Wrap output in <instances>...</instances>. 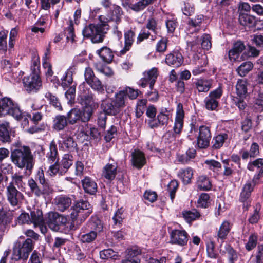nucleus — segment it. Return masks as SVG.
Masks as SVG:
<instances>
[{
  "instance_id": "obj_31",
  "label": "nucleus",
  "mask_w": 263,
  "mask_h": 263,
  "mask_svg": "<svg viewBox=\"0 0 263 263\" xmlns=\"http://www.w3.org/2000/svg\"><path fill=\"white\" fill-rule=\"evenodd\" d=\"M68 121L67 117L64 115H57L53 121V128L57 131L62 130L67 125Z\"/></svg>"
},
{
  "instance_id": "obj_50",
  "label": "nucleus",
  "mask_w": 263,
  "mask_h": 263,
  "mask_svg": "<svg viewBox=\"0 0 263 263\" xmlns=\"http://www.w3.org/2000/svg\"><path fill=\"white\" fill-rule=\"evenodd\" d=\"M200 216V213L195 209L183 212V216L187 222L196 220Z\"/></svg>"
},
{
  "instance_id": "obj_45",
  "label": "nucleus",
  "mask_w": 263,
  "mask_h": 263,
  "mask_svg": "<svg viewBox=\"0 0 263 263\" xmlns=\"http://www.w3.org/2000/svg\"><path fill=\"white\" fill-rule=\"evenodd\" d=\"M259 145L256 143H253L250 147L249 152L243 151L242 154V158L246 159L250 157H256L259 154Z\"/></svg>"
},
{
  "instance_id": "obj_4",
  "label": "nucleus",
  "mask_w": 263,
  "mask_h": 263,
  "mask_svg": "<svg viewBox=\"0 0 263 263\" xmlns=\"http://www.w3.org/2000/svg\"><path fill=\"white\" fill-rule=\"evenodd\" d=\"M107 30L108 27L105 23L91 24L85 26L82 33L85 37L90 39L92 42L98 43L103 41Z\"/></svg>"
},
{
  "instance_id": "obj_38",
  "label": "nucleus",
  "mask_w": 263,
  "mask_h": 263,
  "mask_svg": "<svg viewBox=\"0 0 263 263\" xmlns=\"http://www.w3.org/2000/svg\"><path fill=\"white\" fill-rule=\"evenodd\" d=\"M97 54L102 59V60L107 63H110L112 61L114 55L109 48L106 47H103L97 51Z\"/></svg>"
},
{
  "instance_id": "obj_2",
  "label": "nucleus",
  "mask_w": 263,
  "mask_h": 263,
  "mask_svg": "<svg viewBox=\"0 0 263 263\" xmlns=\"http://www.w3.org/2000/svg\"><path fill=\"white\" fill-rule=\"evenodd\" d=\"M12 162L21 169L25 168L31 173L34 165V159L30 148L23 146L14 149L11 152Z\"/></svg>"
},
{
  "instance_id": "obj_55",
  "label": "nucleus",
  "mask_w": 263,
  "mask_h": 263,
  "mask_svg": "<svg viewBox=\"0 0 263 263\" xmlns=\"http://www.w3.org/2000/svg\"><path fill=\"white\" fill-rule=\"evenodd\" d=\"M206 167L213 172H218L221 168L220 162L213 159L206 160L204 162Z\"/></svg>"
},
{
  "instance_id": "obj_64",
  "label": "nucleus",
  "mask_w": 263,
  "mask_h": 263,
  "mask_svg": "<svg viewBox=\"0 0 263 263\" xmlns=\"http://www.w3.org/2000/svg\"><path fill=\"white\" fill-rule=\"evenodd\" d=\"M263 166V159L259 158L254 161L252 163H250L248 165V168L250 171H254L255 168L260 169L259 173H262V167Z\"/></svg>"
},
{
  "instance_id": "obj_41",
  "label": "nucleus",
  "mask_w": 263,
  "mask_h": 263,
  "mask_svg": "<svg viewBox=\"0 0 263 263\" xmlns=\"http://www.w3.org/2000/svg\"><path fill=\"white\" fill-rule=\"evenodd\" d=\"M30 223H33L34 227H37L44 221L42 211L39 209L31 212Z\"/></svg>"
},
{
  "instance_id": "obj_51",
  "label": "nucleus",
  "mask_w": 263,
  "mask_h": 263,
  "mask_svg": "<svg viewBox=\"0 0 263 263\" xmlns=\"http://www.w3.org/2000/svg\"><path fill=\"white\" fill-rule=\"evenodd\" d=\"M62 171H63L62 169L57 161L54 164H51L49 166V169L47 171V173L51 177L55 176L57 175L62 176L65 174L64 173L61 172Z\"/></svg>"
},
{
  "instance_id": "obj_57",
  "label": "nucleus",
  "mask_w": 263,
  "mask_h": 263,
  "mask_svg": "<svg viewBox=\"0 0 263 263\" xmlns=\"http://www.w3.org/2000/svg\"><path fill=\"white\" fill-rule=\"evenodd\" d=\"M65 31L67 40L68 41H70L71 43L74 42L75 35L72 20L69 21L68 26L66 28Z\"/></svg>"
},
{
  "instance_id": "obj_47",
  "label": "nucleus",
  "mask_w": 263,
  "mask_h": 263,
  "mask_svg": "<svg viewBox=\"0 0 263 263\" xmlns=\"http://www.w3.org/2000/svg\"><path fill=\"white\" fill-rule=\"evenodd\" d=\"M88 227L91 231L96 232V234L101 232L103 229L102 224L100 219L97 217H92L88 222Z\"/></svg>"
},
{
  "instance_id": "obj_63",
  "label": "nucleus",
  "mask_w": 263,
  "mask_h": 263,
  "mask_svg": "<svg viewBox=\"0 0 263 263\" xmlns=\"http://www.w3.org/2000/svg\"><path fill=\"white\" fill-rule=\"evenodd\" d=\"M97 235L96 232L91 231L89 233L83 234L80 236V240L82 242L89 243L95 239Z\"/></svg>"
},
{
  "instance_id": "obj_58",
  "label": "nucleus",
  "mask_w": 263,
  "mask_h": 263,
  "mask_svg": "<svg viewBox=\"0 0 263 263\" xmlns=\"http://www.w3.org/2000/svg\"><path fill=\"white\" fill-rule=\"evenodd\" d=\"M8 31L2 30L0 31V50L5 52L7 49V38Z\"/></svg>"
},
{
  "instance_id": "obj_9",
  "label": "nucleus",
  "mask_w": 263,
  "mask_h": 263,
  "mask_svg": "<svg viewBox=\"0 0 263 263\" xmlns=\"http://www.w3.org/2000/svg\"><path fill=\"white\" fill-rule=\"evenodd\" d=\"M23 82L25 90L29 93L36 92L42 87V81L37 73H31L25 77Z\"/></svg>"
},
{
  "instance_id": "obj_54",
  "label": "nucleus",
  "mask_w": 263,
  "mask_h": 263,
  "mask_svg": "<svg viewBox=\"0 0 263 263\" xmlns=\"http://www.w3.org/2000/svg\"><path fill=\"white\" fill-rule=\"evenodd\" d=\"M73 78L72 76L71 73H65L64 75L63 76L61 79V86L64 89H66L68 87H70V86H73Z\"/></svg>"
},
{
  "instance_id": "obj_34",
  "label": "nucleus",
  "mask_w": 263,
  "mask_h": 263,
  "mask_svg": "<svg viewBox=\"0 0 263 263\" xmlns=\"http://www.w3.org/2000/svg\"><path fill=\"white\" fill-rule=\"evenodd\" d=\"M231 224L228 221H224L220 225L219 229L217 232V238L221 240L223 242L231 230Z\"/></svg>"
},
{
  "instance_id": "obj_30",
  "label": "nucleus",
  "mask_w": 263,
  "mask_h": 263,
  "mask_svg": "<svg viewBox=\"0 0 263 263\" xmlns=\"http://www.w3.org/2000/svg\"><path fill=\"white\" fill-rule=\"evenodd\" d=\"M248 82L246 79H239L235 85L237 97L245 98L247 94Z\"/></svg>"
},
{
  "instance_id": "obj_44",
  "label": "nucleus",
  "mask_w": 263,
  "mask_h": 263,
  "mask_svg": "<svg viewBox=\"0 0 263 263\" xmlns=\"http://www.w3.org/2000/svg\"><path fill=\"white\" fill-rule=\"evenodd\" d=\"M253 186L251 182H248L244 185L242 191L240 194V200L245 203L249 198L251 192L253 191Z\"/></svg>"
},
{
  "instance_id": "obj_56",
  "label": "nucleus",
  "mask_w": 263,
  "mask_h": 263,
  "mask_svg": "<svg viewBox=\"0 0 263 263\" xmlns=\"http://www.w3.org/2000/svg\"><path fill=\"white\" fill-rule=\"evenodd\" d=\"M45 98L48 100L50 103L57 110H61L62 109L61 103H60L58 98L53 96L49 92L45 94Z\"/></svg>"
},
{
  "instance_id": "obj_6",
  "label": "nucleus",
  "mask_w": 263,
  "mask_h": 263,
  "mask_svg": "<svg viewBox=\"0 0 263 263\" xmlns=\"http://www.w3.org/2000/svg\"><path fill=\"white\" fill-rule=\"evenodd\" d=\"M9 115L17 120L23 118V114L18 104L9 98L5 97L0 100V115Z\"/></svg>"
},
{
  "instance_id": "obj_7",
  "label": "nucleus",
  "mask_w": 263,
  "mask_h": 263,
  "mask_svg": "<svg viewBox=\"0 0 263 263\" xmlns=\"http://www.w3.org/2000/svg\"><path fill=\"white\" fill-rule=\"evenodd\" d=\"M33 249V241L30 239H27L22 243H17L13 249V259L16 260L21 259H27Z\"/></svg>"
},
{
  "instance_id": "obj_61",
  "label": "nucleus",
  "mask_w": 263,
  "mask_h": 263,
  "mask_svg": "<svg viewBox=\"0 0 263 263\" xmlns=\"http://www.w3.org/2000/svg\"><path fill=\"white\" fill-rule=\"evenodd\" d=\"M28 185L29 186L32 193H34L36 196H40L42 194V191L39 189L36 182L33 179H29Z\"/></svg>"
},
{
  "instance_id": "obj_36",
  "label": "nucleus",
  "mask_w": 263,
  "mask_h": 263,
  "mask_svg": "<svg viewBox=\"0 0 263 263\" xmlns=\"http://www.w3.org/2000/svg\"><path fill=\"white\" fill-rule=\"evenodd\" d=\"M46 157L49 163H52L58 161V153L57 145L54 141H52L49 146V151L47 153Z\"/></svg>"
},
{
  "instance_id": "obj_11",
  "label": "nucleus",
  "mask_w": 263,
  "mask_h": 263,
  "mask_svg": "<svg viewBox=\"0 0 263 263\" xmlns=\"http://www.w3.org/2000/svg\"><path fill=\"white\" fill-rule=\"evenodd\" d=\"M210 128L206 126L199 127V133L197 138V144L200 148H206L209 146L211 139Z\"/></svg>"
},
{
  "instance_id": "obj_46",
  "label": "nucleus",
  "mask_w": 263,
  "mask_h": 263,
  "mask_svg": "<svg viewBox=\"0 0 263 263\" xmlns=\"http://www.w3.org/2000/svg\"><path fill=\"white\" fill-rule=\"evenodd\" d=\"M124 210L122 208L118 209L114 213L112 219L114 222V226L118 228L121 227L123 219Z\"/></svg>"
},
{
  "instance_id": "obj_20",
  "label": "nucleus",
  "mask_w": 263,
  "mask_h": 263,
  "mask_svg": "<svg viewBox=\"0 0 263 263\" xmlns=\"http://www.w3.org/2000/svg\"><path fill=\"white\" fill-rule=\"evenodd\" d=\"M203 20V15H198L194 18H190L188 21V33L198 32L200 29V25Z\"/></svg>"
},
{
  "instance_id": "obj_24",
  "label": "nucleus",
  "mask_w": 263,
  "mask_h": 263,
  "mask_svg": "<svg viewBox=\"0 0 263 263\" xmlns=\"http://www.w3.org/2000/svg\"><path fill=\"white\" fill-rule=\"evenodd\" d=\"M82 184L85 192L91 195L95 194L97 191V184L89 177H85L82 180Z\"/></svg>"
},
{
  "instance_id": "obj_3",
  "label": "nucleus",
  "mask_w": 263,
  "mask_h": 263,
  "mask_svg": "<svg viewBox=\"0 0 263 263\" xmlns=\"http://www.w3.org/2000/svg\"><path fill=\"white\" fill-rule=\"evenodd\" d=\"M127 98L124 91H119L115 95L114 98L109 101H104L101 104L103 110L109 115H116L121 109L126 106Z\"/></svg>"
},
{
  "instance_id": "obj_62",
  "label": "nucleus",
  "mask_w": 263,
  "mask_h": 263,
  "mask_svg": "<svg viewBox=\"0 0 263 263\" xmlns=\"http://www.w3.org/2000/svg\"><path fill=\"white\" fill-rule=\"evenodd\" d=\"M201 46L203 49L209 50L211 48V37L208 34H204L201 39Z\"/></svg>"
},
{
  "instance_id": "obj_39",
  "label": "nucleus",
  "mask_w": 263,
  "mask_h": 263,
  "mask_svg": "<svg viewBox=\"0 0 263 263\" xmlns=\"http://www.w3.org/2000/svg\"><path fill=\"white\" fill-rule=\"evenodd\" d=\"M197 185L198 188L202 191H209L211 189V182L206 176H199L197 180Z\"/></svg>"
},
{
  "instance_id": "obj_15",
  "label": "nucleus",
  "mask_w": 263,
  "mask_h": 263,
  "mask_svg": "<svg viewBox=\"0 0 263 263\" xmlns=\"http://www.w3.org/2000/svg\"><path fill=\"white\" fill-rule=\"evenodd\" d=\"M117 163L112 160L111 163H108L103 167L102 171V176L108 180H113L117 175Z\"/></svg>"
},
{
  "instance_id": "obj_25",
  "label": "nucleus",
  "mask_w": 263,
  "mask_h": 263,
  "mask_svg": "<svg viewBox=\"0 0 263 263\" xmlns=\"http://www.w3.org/2000/svg\"><path fill=\"white\" fill-rule=\"evenodd\" d=\"M194 59L195 64L197 65L198 67H196L194 69L192 72L194 75H198L204 71L202 67L208 64L207 58L205 55H201L200 56L198 54H196L194 57Z\"/></svg>"
},
{
  "instance_id": "obj_23",
  "label": "nucleus",
  "mask_w": 263,
  "mask_h": 263,
  "mask_svg": "<svg viewBox=\"0 0 263 263\" xmlns=\"http://www.w3.org/2000/svg\"><path fill=\"white\" fill-rule=\"evenodd\" d=\"M194 84L198 92H206L212 87V80L207 79H198Z\"/></svg>"
},
{
  "instance_id": "obj_14",
  "label": "nucleus",
  "mask_w": 263,
  "mask_h": 263,
  "mask_svg": "<svg viewBox=\"0 0 263 263\" xmlns=\"http://www.w3.org/2000/svg\"><path fill=\"white\" fill-rule=\"evenodd\" d=\"M157 121L152 119L149 121V125L151 128L158 127L159 125H167L169 119V111L166 108H162L157 116Z\"/></svg>"
},
{
  "instance_id": "obj_5",
  "label": "nucleus",
  "mask_w": 263,
  "mask_h": 263,
  "mask_svg": "<svg viewBox=\"0 0 263 263\" xmlns=\"http://www.w3.org/2000/svg\"><path fill=\"white\" fill-rule=\"evenodd\" d=\"M91 205L86 201H80L74 205L70 217L74 224H80L92 213Z\"/></svg>"
},
{
  "instance_id": "obj_32",
  "label": "nucleus",
  "mask_w": 263,
  "mask_h": 263,
  "mask_svg": "<svg viewBox=\"0 0 263 263\" xmlns=\"http://www.w3.org/2000/svg\"><path fill=\"white\" fill-rule=\"evenodd\" d=\"M245 48L243 43L241 41H237L234 43L233 48L229 52V57L230 59L232 60H236L238 58V55L241 53Z\"/></svg>"
},
{
  "instance_id": "obj_1",
  "label": "nucleus",
  "mask_w": 263,
  "mask_h": 263,
  "mask_svg": "<svg viewBox=\"0 0 263 263\" xmlns=\"http://www.w3.org/2000/svg\"><path fill=\"white\" fill-rule=\"evenodd\" d=\"M81 100H84V102H80L82 105H85L83 110L78 108L71 109L67 114V118L70 124H74L78 121H81L83 122H88L93 113L92 108L88 105L92 100V97L88 95H83L80 96Z\"/></svg>"
},
{
  "instance_id": "obj_26",
  "label": "nucleus",
  "mask_w": 263,
  "mask_h": 263,
  "mask_svg": "<svg viewBox=\"0 0 263 263\" xmlns=\"http://www.w3.org/2000/svg\"><path fill=\"white\" fill-rule=\"evenodd\" d=\"M135 33L131 30H128L124 34V47L120 50V55L125 54L129 50L134 41Z\"/></svg>"
},
{
  "instance_id": "obj_48",
  "label": "nucleus",
  "mask_w": 263,
  "mask_h": 263,
  "mask_svg": "<svg viewBox=\"0 0 263 263\" xmlns=\"http://www.w3.org/2000/svg\"><path fill=\"white\" fill-rule=\"evenodd\" d=\"M156 0H140L135 4H132L130 8L134 11L138 12L144 9L147 6L153 3Z\"/></svg>"
},
{
  "instance_id": "obj_52",
  "label": "nucleus",
  "mask_w": 263,
  "mask_h": 263,
  "mask_svg": "<svg viewBox=\"0 0 263 263\" xmlns=\"http://www.w3.org/2000/svg\"><path fill=\"white\" fill-rule=\"evenodd\" d=\"M93 89L97 91L98 92L103 93L104 92V89L103 84L100 80L96 77L93 78L90 83H87Z\"/></svg>"
},
{
  "instance_id": "obj_18",
  "label": "nucleus",
  "mask_w": 263,
  "mask_h": 263,
  "mask_svg": "<svg viewBox=\"0 0 263 263\" xmlns=\"http://www.w3.org/2000/svg\"><path fill=\"white\" fill-rule=\"evenodd\" d=\"M54 204L58 211L64 212L71 205V200L66 196L60 195L54 199Z\"/></svg>"
},
{
  "instance_id": "obj_13",
  "label": "nucleus",
  "mask_w": 263,
  "mask_h": 263,
  "mask_svg": "<svg viewBox=\"0 0 263 263\" xmlns=\"http://www.w3.org/2000/svg\"><path fill=\"white\" fill-rule=\"evenodd\" d=\"M184 117L183 105L181 103L178 104L176 108V114L175 120L173 130L175 134H179L181 133L183 125V119Z\"/></svg>"
},
{
  "instance_id": "obj_43",
  "label": "nucleus",
  "mask_w": 263,
  "mask_h": 263,
  "mask_svg": "<svg viewBox=\"0 0 263 263\" xmlns=\"http://www.w3.org/2000/svg\"><path fill=\"white\" fill-rule=\"evenodd\" d=\"M226 251H222L221 249L219 250L221 254L228 253V257L229 263H234L237 260L238 255L236 252L229 245L227 244L225 246Z\"/></svg>"
},
{
  "instance_id": "obj_21",
  "label": "nucleus",
  "mask_w": 263,
  "mask_h": 263,
  "mask_svg": "<svg viewBox=\"0 0 263 263\" xmlns=\"http://www.w3.org/2000/svg\"><path fill=\"white\" fill-rule=\"evenodd\" d=\"M132 162L136 168H141L146 163L143 153L139 150H135L132 154Z\"/></svg>"
},
{
  "instance_id": "obj_59",
  "label": "nucleus",
  "mask_w": 263,
  "mask_h": 263,
  "mask_svg": "<svg viewBox=\"0 0 263 263\" xmlns=\"http://www.w3.org/2000/svg\"><path fill=\"white\" fill-rule=\"evenodd\" d=\"M210 196L207 193H202L198 200V205L200 207L206 208L210 205Z\"/></svg>"
},
{
  "instance_id": "obj_42",
  "label": "nucleus",
  "mask_w": 263,
  "mask_h": 263,
  "mask_svg": "<svg viewBox=\"0 0 263 263\" xmlns=\"http://www.w3.org/2000/svg\"><path fill=\"white\" fill-rule=\"evenodd\" d=\"M73 163V157L69 154H65L60 162V165L63 171L61 173H65L68 171Z\"/></svg>"
},
{
  "instance_id": "obj_22",
  "label": "nucleus",
  "mask_w": 263,
  "mask_h": 263,
  "mask_svg": "<svg viewBox=\"0 0 263 263\" xmlns=\"http://www.w3.org/2000/svg\"><path fill=\"white\" fill-rule=\"evenodd\" d=\"M141 253V250L136 248L128 250L125 258L122 261V263H140V259L138 257V256Z\"/></svg>"
},
{
  "instance_id": "obj_17",
  "label": "nucleus",
  "mask_w": 263,
  "mask_h": 263,
  "mask_svg": "<svg viewBox=\"0 0 263 263\" xmlns=\"http://www.w3.org/2000/svg\"><path fill=\"white\" fill-rule=\"evenodd\" d=\"M122 15L123 11L121 8L119 6L114 5L111 15L108 18H105L103 16H100L99 19L102 23H106L112 21L118 24L120 22Z\"/></svg>"
},
{
  "instance_id": "obj_29",
  "label": "nucleus",
  "mask_w": 263,
  "mask_h": 263,
  "mask_svg": "<svg viewBox=\"0 0 263 263\" xmlns=\"http://www.w3.org/2000/svg\"><path fill=\"white\" fill-rule=\"evenodd\" d=\"M43 115L40 112L36 111L32 112V116L31 120L35 125L27 129V132L30 134L37 133L42 130L43 128L37 126L39 122L41 121Z\"/></svg>"
},
{
  "instance_id": "obj_10",
  "label": "nucleus",
  "mask_w": 263,
  "mask_h": 263,
  "mask_svg": "<svg viewBox=\"0 0 263 263\" xmlns=\"http://www.w3.org/2000/svg\"><path fill=\"white\" fill-rule=\"evenodd\" d=\"M222 93V88L221 86H219L215 90L211 91L209 96L204 99L206 108L211 110L216 109L219 104L218 100L220 98Z\"/></svg>"
},
{
  "instance_id": "obj_28",
  "label": "nucleus",
  "mask_w": 263,
  "mask_h": 263,
  "mask_svg": "<svg viewBox=\"0 0 263 263\" xmlns=\"http://www.w3.org/2000/svg\"><path fill=\"white\" fill-rule=\"evenodd\" d=\"M57 216V212H49L45 220L46 224L53 231H58L60 230Z\"/></svg>"
},
{
  "instance_id": "obj_19",
  "label": "nucleus",
  "mask_w": 263,
  "mask_h": 263,
  "mask_svg": "<svg viewBox=\"0 0 263 263\" xmlns=\"http://www.w3.org/2000/svg\"><path fill=\"white\" fill-rule=\"evenodd\" d=\"M183 62L182 54L178 51H174L166 55L165 63L169 66L179 67Z\"/></svg>"
},
{
  "instance_id": "obj_53",
  "label": "nucleus",
  "mask_w": 263,
  "mask_h": 263,
  "mask_svg": "<svg viewBox=\"0 0 263 263\" xmlns=\"http://www.w3.org/2000/svg\"><path fill=\"white\" fill-rule=\"evenodd\" d=\"M196 150L194 148H189L185 155H182L178 157L179 161L185 163L190 159L194 158L196 155Z\"/></svg>"
},
{
  "instance_id": "obj_27",
  "label": "nucleus",
  "mask_w": 263,
  "mask_h": 263,
  "mask_svg": "<svg viewBox=\"0 0 263 263\" xmlns=\"http://www.w3.org/2000/svg\"><path fill=\"white\" fill-rule=\"evenodd\" d=\"M62 140L59 141V144L64 148L69 150L74 149L77 144L74 141L73 139L70 136L68 135L66 133L61 134Z\"/></svg>"
},
{
  "instance_id": "obj_37",
  "label": "nucleus",
  "mask_w": 263,
  "mask_h": 263,
  "mask_svg": "<svg viewBox=\"0 0 263 263\" xmlns=\"http://www.w3.org/2000/svg\"><path fill=\"white\" fill-rule=\"evenodd\" d=\"M239 21L243 26H247L249 28L253 27L256 24V17L247 14H240Z\"/></svg>"
},
{
  "instance_id": "obj_35",
  "label": "nucleus",
  "mask_w": 263,
  "mask_h": 263,
  "mask_svg": "<svg viewBox=\"0 0 263 263\" xmlns=\"http://www.w3.org/2000/svg\"><path fill=\"white\" fill-rule=\"evenodd\" d=\"M158 76V71L156 68H153L143 73V76L145 77V79H147V80L149 81V87L151 90H153V86Z\"/></svg>"
},
{
  "instance_id": "obj_8",
  "label": "nucleus",
  "mask_w": 263,
  "mask_h": 263,
  "mask_svg": "<svg viewBox=\"0 0 263 263\" xmlns=\"http://www.w3.org/2000/svg\"><path fill=\"white\" fill-rule=\"evenodd\" d=\"M6 195L9 203L13 206L18 205L24 198L23 194L13 185L12 182L6 184Z\"/></svg>"
},
{
  "instance_id": "obj_40",
  "label": "nucleus",
  "mask_w": 263,
  "mask_h": 263,
  "mask_svg": "<svg viewBox=\"0 0 263 263\" xmlns=\"http://www.w3.org/2000/svg\"><path fill=\"white\" fill-rule=\"evenodd\" d=\"M193 172L192 170L190 168L180 170L178 173V177L181 178L184 184H189L191 182Z\"/></svg>"
},
{
  "instance_id": "obj_12",
  "label": "nucleus",
  "mask_w": 263,
  "mask_h": 263,
  "mask_svg": "<svg viewBox=\"0 0 263 263\" xmlns=\"http://www.w3.org/2000/svg\"><path fill=\"white\" fill-rule=\"evenodd\" d=\"M188 236L189 235L185 230H173L170 234V242L172 244L184 246L187 243Z\"/></svg>"
},
{
  "instance_id": "obj_49",
  "label": "nucleus",
  "mask_w": 263,
  "mask_h": 263,
  "mask_svg": "<svg viewBox=\"0 0 263 263\" xmlns=\"http://www.w3.org/2000/svg\"><path fill=\"white\" fill-rule=\"evenodd\" d=\"M253 67V64L251 62H246L242 63L238 68V73L241 77L245 76Z\"/></svg>"
},
{
  "instance_id": "obj_33",
  "label": "nucleus",
  "mask_w": 263,
  "mask_h": 263,
  "mask_svg": "<svg viewBox=\"0 0 263 263\" xmlns=\"http://www.w3.org/2000/svg\"><path fill=\"white\" fill-rule=\"evenodd\" d=\"M9 124L5 122L0 124V141L2 142H11Z\"/></svg>"
},
{
  "instance_id": "obj_60",
  "label": "nucleus",
  "mask_w": 263,
  "mask_h": 263,
  "mask_svg": "<svg viewBox=\"0 0 263 263\" xmlns=\"http://www.w3.org/2000/svg\"><path fill=\"white\" fill-rule=\"evenodd\" d=\"M260 210V205L257 204L253 212L251 214L249 221L252 224L256 223L260 218L259 211Z\"/></svg>"
},
{
  "instance_id": "obj_16",
  "label": "nucleus",
  "mask_w": 263,
  "mask_h": 263,
  "mask_svg": "<svg viewBox=\"0 0 263 263\" xmlns=\"http://www.w3.org/2000/svg\"><path fill=\"white\" fill-rule=\"evenodd\" d=\"M232 130H228L224 133H221L217 136L214 137L212 140V147L214 149H219L221 148L224 142L227 139H230L232 138Z\"/></svg>"
}]
</instances>
